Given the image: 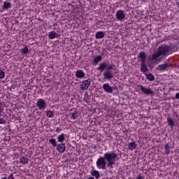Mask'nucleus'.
Listing matches in <instances>:
<instances>
[{
    "mask_svg": "<svg viewBox=\"0 0 179 179\" xmlns=\"http://www.w3.org/2000/svg\"><path fill=\"white\" fill-rule=\"evenodd\" d=\"M117 155L115 152H106L103 155V157H101L96 161V166L99 169L104 170L106 169V166L110 168H113V165L115 164V162L117 159Z\"/></svg>",
    "mask_w": 179,
    "mask_h": 179,
    "instance_id": "obj_1",
    "label": "nucleus"
},
{
    "mask_svg": "<svg viewBox=\"0 0 179 179\" xmlns=\"http://www.w3.org/2000/svg\"><path fill=\"white\" fill-rule=\"evenodd\" d=\"M170 47L166 45H162L158 49L157 52L154 53L152 56L150 57V59L153 61L157 59L159 57L169 52L170 51Z\"/></svg>",
    "mask_w": 179,
    "mask_h": 179,
    "instance_id": "obj_2",
    "label": "nucleus"
},
{
    "mask_svg": "<svg viewBox=\"0 0 179 179\" xmlns=\"http://www.w3.org/2000/svg\"><path fill=\"white\" fill-rule=\"evenodd\" d=\"M113 69L112 66L109 65L107 66V70L103 73V79L110 80L113 78V73L110 71Z\"/></svg>",
    "mask_w": 179,
    "mask_h": 179,
    "instance_id": "obj_3",
    "label": "nucleus"
},
{
    "mask_svg": "<svg viewBox=\"0 0 179 179\" xmlns=\"http://www.w3.org/2000/svg\"><path fill=\"white\" fill-rule=\"evenodd\" d=\"M91 84V79L83 80L80 83V89L82 90H87Z\"/></svg>",
    "mask_w": 179,
    "mask_h": 179,
    "instance_id": "obj_4",
    "label": "nucleus"
},
{
    "mask_svg": "<svg viewBox=\"0 0 179 179\" xmlns=\"http://www.w3.org/2000/svg\"><path fill=\"white\" fill-rule=\"evenodd\" d=\"M116 18L118 21H122L125 18V13L124 10H119L115 14Z\"/></svg>",
    "mask_w": 179,
    "mask_h": 179,
    "instance_id": "obj_5",
    "label": "nucleus"
},
{
    "mask_svg": "<svg viewBox=\"0 0 179 179\" xmlns=\"http://www.w3.org/2000/svg\"><path fill=\"white\" fill-rule=\"evenodd\" d=\"M141 92L145 95H152L154 92L150 88H147L143 85L141 86Z\"/></svg>",
    "mask_w": 179,
    "mask_h": 179,
    "instance_id": "obj_6",
    "label": "nucleus"
},
{
    "mask_svg": "<svg viewBox=\"0 0 179 179\" xmlns=\"http://www.w3.org/2000/svg\"><path fill=\"white\" fill-rule=\"evenodd\" d=\"M38 108L39 110H43L46 108V103L43 99H38L37 103H36Z\"/></svg>",
    "mask_w": 179,
    "mask_h": 179,
    "instance_id": "obj_7",
    "label": "nucleus"
},
{
    "mask_svg": "<svg viewBox=\"0 0 179 179\" xmlns=\"http://www.w3.org/2000/svg\"><path fill=\"white\" fill-rule=\"evenodd\" d=\"M103 90L108 94H110L113 92V89L112 87L110 86L109 84L106 83L103 85Z\"/></svg>",
    "mask_w": 179,
    "mask_h": 179,
    "instance_id": "obj_8",
    "label": "nucleus"
},
{
    "mask_svg": "<svg viewBox=\"0 0 179 179\" xmlns=\"http://www.w3.org/2000/svg\"><path fill=\"white\" fill-rule=\"evenodd\" d=\"M66 150V145L64 143H59L57 146V150L60 153H63Z\"/></svg>",
    "mask_w": 179,
    "mask_h": 179,
    "instance_id": "obj_9",
    "label": "nucleus"
},
{
    "mask_svg": "<svg viewBox=\"0 0 179 179\" xmlns=\"http://www.w3.org/2000/svg\"><path fill=\"white\" fill-rule=\"evenodd\" d=\"M169 66L168 63H165L163 64H160L158 66V67L156 68L157 71H164L166 69H167Z\"/></svg>",
    "mask_w": 179,
    "mask_h": 179,
    "instance_id": "obj_10",
    "label": "nucleus"
},
{
    "mask_svg": "<svg viewBox=\"0 0 179 179\" xmlns=\"http://www.w3.org/2000/svg\"><path fill=\"white\" fill-rule=\"evenodd\" d=\"M108 66V65L106 63H105V62L101 63V64L99 65V66H98V68H97V70H98V71H100L101 72H103L104 69H106V70H107V66Z\"/></svg>",
    "mask_w": 179,
    "mask_h": 179,
    "instance_id": "obj_11",
    "label": "nucleus"
},
{
    "mask_svg": "<svg viewBox=\"0 0 179 179\" xmlns=\"http://www.w3.org/2000/svg\"><path fill=\"white\" fill-rule=\"evenodd\" d=\"M141 71L145 75L147 73L148 71V69L147 67V65L145 63H141Z\"/></svg>",
    "mask_w": 179,
    "mask_h": 179,
    "instance_id": "obj_12",
    "label": "nucleus"
},
{
    "mask_svg": "<svg viewBox=\"0 0 179 179\" xmlns=\"http://www.w3.org/2000/svg\"><path fill=\"white\" fill-rule=\"evenodd\" d=\"M138 58L141 59V63H145L146 55L145 52H141L138 54Z\"/></svg>",
    "mask_w": 179,
    "mask_h": 179,
    "instance_id": "obj_13",
    "label": "nucleus"
},
{
    "mask_svg": "<svg viewBox=\"0 0 179 179\" xmlns=\"http://www.w3.org/2000/svg\"><path fill=\"white\" fill-rule=\"evenodd\" d=\"M101 60H102V57L100 56V55H97V56H96V57L94 58L93 64H94V66H96V65H97L98 63H99V62H101Z\"/></svg>",
    "mask_w": 179,
    "mask_h": 179,
    "instance_id": "obj_14",
    "label": "nucleus"
},
{
    "mask_svg": "<svg viewBox=\"0 0 179 179\" xmlns=\"http://www.w3.org/2000/svg\"><path fill=\"white\" fill-rule=\"evenodd\" d=\"M76 76L78 78H83L85 76V73L83 71L78 70L76 73Z\"/></svg>",
    "mask_w": 179,
    "mask_h": 179,
    "instance_id": "obj_15",
    "label": "nucleus"
},
{
    "mask_svg": "<svg viewBox=\"0 0 179 179\" xmlns=\"http://www.w3.org/2000/svg\"><path fill=\"white\" fill-rule=\"evenodd\" d=\"M12 4L8 1H4L3 3V9L7 10L8 8H11Z\"/></svg>",
    "mask_w": 179,
    "mask_h": 179,
    "instance_id": "obj_16",
    "label": "nucleus"
},
{
    "mask_svg": "<svg viewBox=\"0 0 179 179\" xmlns=\"http://www.w3.org/2000/svg\"><path fill=\"white\" fill-rule=\"evenodd\" d=\"M29 162V159L27 157H22L20 159V163L24 165L26 164H27Z\"/></svg>",
    "mask_w": 179,
    "mask_h": 179,
    "instance_id": "obj_17",
    "label": "nucleus"
},
{
    "mask_svg": "<svg viewBox=\"0 0 179 179\" xmlns=\"http://www.w3.org/2000/svg\"><path fill=\"white\" fill-rule=\"evenodd\" d=\"M105 32L104 31H99L96 34V38L97 39H101L104 37Z\"/></svg>",
    "mask_w": 179,
    "mask_h": 179,
    "instance_id": "obj_18",
    "label": "nucleus"
},
{
    "mask_svg": "<svg viewBox=\"0 0 179 179\" xmlns=\"http://www.w3.org/2000/svg\"><path fill=\"white\" fill-rule=\"evenodd\" d=\"M137 147V145L135 143V142L129 143L128 145V148L131 150H134Z\"/></svg>",
    "mask_w": 179,
    "mask_h": 179,
    "instance_id": "obj_19",
    "label": "nucleus"
},
{
    "mask_svg": "<svg viewBox=\"0 0 179 179\" xmlns=\"http://www.w3.org/2000/svg\"><path fill=\"white\" fill-rule=\"evenodd\" d=\"M91 175H92V176H94L96 179H99V177H100V173H99V172L98 171H96V170L92 171L91 172Z\"/></svg>",
    "mask_w": 179,
    "mask_h": 179,
    "instance_id": "obj_20",
    "label": "nucleus"
},
{
    "mask_svg": "<svg viewBox=\"0 0 179 179\" xmlns=\"http://www.w3.org/2000/svg\"><path fill=\"white\" fill-rule=\"evenodd\" d=\"M146 76V78L149 80V81H153L155 80V77L152 73H145V74Z\"/></svg>",
    "mask_w": 179,
    "mask_h": 179,
    "instance_id": "obj_21",
    "label": "nucleus"
},
{
    "mask_svg": "<svg viewBox=\"0 0 179 179\" xmlns=\"http://www.w3.org/2000/svg\"><path fill=\"white\" fill-rule=\"evenodd\" d=\"M64 138H65L64 134H62L59 135L57 137L58 142L62 143L64 141Z\"/></svg>",
    "mask_w": 179,
    "mask_h": 179,
    "instance_id": "obj_22",
    "label": "nucleus"
},
{
    "mask_svg": "<svg viewBox=\"0 0 179 179\" xmlns=\"http://www.w3.org/2000/svg\"><path fill=\"white\" fill-rule=\"evenodd\" d=\"M48 37L50 39H54L57 37V34L52 31L48 34Z\"/></svg>",
    "mask_w": 179,
    "mask_h": 179,
    "instance_id": "obj_23",
    "label": "nucleus"
},
{
    "mask_svg": "<svg viewBox=\"0 0 179 179\" xmlns=\"http://www.w3.org/2000/svg\"><path fill=\"white\" fill-rule=\"evenodd\" d=\"M29 52V48L27 45H25L24 48H22L21 49V52L23 55H27Z\"/></svg>",
    "mask_w": 179,
    "mask_h": 179,
    "instance_id": "obj_24",
    "label": "nucleus"
},
{
    "mask_svg": "<svg viewBox=\"0 0 179 179\" xmlns=\"http://www.w3.org/2000/svg\"><path fill=\"white\" fill-rule=\"evenodd\" d=\"M167 122L169 126H171V127L174 126V121L171 117L167 118Z\"/></svg>",
    "mask_w": 179,
    "mask_h": 179,
    "instance_id": "obj_25",
    "label": "nucleus"
},
{
    "mask_svg": "<svg viewBox=\"0 0 179 179\" xmlns=\"http://www.w3.org/2000/svg\"><path fill=\"white\" fill-rule=\"evenodd\" d=\"M49 142L50 144H52V147H56L57 146V142L55 138H50L49 140Z\"/></svg>",
    "mask_w": 179,
    "mask_h": 179,
    "instance_id": "obj_26",
    "label": "nucleus"
},
{
    "mask_svg": "<svg viewBox=\"0 0 179 179\" xmlns=\"http://www.w3.org/2000/svg\"><path fill=\"white\" fill-rule=\"evenodd\" d=\"M53 115H54V113L52 111H51V110L46 111V116L50 118L52 117Z\"/></svg>",
    "mask_w": 179,
    "mask_h": 179,
    "instance_id": "obj_27",
    "label": "nucleus"
},
{
    "mask_svg": "<svg viewBox=\"0 0 179 179\" xmlns=\"http://www.w3.org/2000/svg\"><path fill=\"white\" fill-rule=\"evenodd\" d=\"M164 149H165V152L167 155H169L170 153V147L168 144H166Z\"/></svg>",
    "mask_w": 179,
    "mask_h": 179,
    "instance_id": "obj_28",
    "label": "nucleus"
},
{
    "mask_svg": "<svg viewBox=\"0 0 179 179\" xmlns=\"http://www.w3.org/2000/svg\"><path fill=\"white\" fill-rule=\"evenodd\" d=\"M78 117V113L77 111L73 112L71 113V118L76 120Z\"/></svg>",
    "mask_w": 179,
    "mask_h": 179,
    "instance_id": "obj_29",
    "label": "nucleus"
},
{
    "mask_svg": "<svg viewBox=\"0 0 179 179\" xmlns=\"http://www.w3.org/2000/svg\"><path fill=\"white\" fill-rule=\"evenodd\" d=\"M5 78V73L0 70V79Z\"/></svg>",
    "mask_w": 179,
    "mask_h": 179,
    "instance_id": "obj_30",
    "label": "nucleus"
},
{
    "mask_svg": "<svg viewBox=\"0 0 179 179\" xmlns=\"http://www.w3.org/2000/svg\"><path fill=\"white\" fill-rule=\"evenodd\" d=\"M2 116V115H0V117ZM6 121L2 118H0V124H6Z\"/></svg>",
    "mask_w": 179,
    "mask_h": 179,
    "instance_id": "obj_31",
    "label": "nucleus"
},
{
    "mask_svg": "<svg viewBox=\"0 0 179 179\" xmlns=\"http://www.w3.org/2000/svg\"><path fill=\"white\" fill-rule=\"evenodd\" d=\"M2 113H3V108H2V103L0 102V115H2Z\"/></svg>",
    "mask_w": 179,
    "mask_h": 179,
    "instance_id": "obj_32",
    "label": "nucleus"
},
{
    "mask_svg": "<svg viewBox=\"0 0 179 179\" xmlns=\"http://www.w3.org/2000/svg\"><path fill=\"white\" fill-rule=\"evenodd\" d=\"M7 179H15V178L13 177V174H10V176H8Z\"/></svg>",
    "mask_w": 179,
    "mask_h": 179,
    "instance_id": "obj_33",
    "label": "nucleus"
},
{
    "mask_svg": "<svg viewBox=\"0 0 179 179\" xmlns=\"http://www.w3.org/2000/svg\"><path fill=\"white\" fill-rule=\"evenodd\" d=\"M136 179H142V176L141 174L138 175Z\"/></svg>",
    "mask_w": 179,
    "mask_h": 179,
    "instance_id": "obj_34",
    "label": "nucleus"
},
{
    "mask_svg": "<svg viewBox=\"0 0 179 179\" xmlns=\"http://www.w3.org/2000/svg\"><path fill=\"white\" fill-rule=\"evenodd\" d=\"M176 98L177 99H179V93H177V94H176Z\"/></svg>",
    "mask_w": 179,
    "mask_h": 179,
    "instance_id": "obj_35",
    "label": "nucleus"
},
{
    "mask_svg": "<svg viewBox=\"0 0 179 179\" xmlns=\"http://www.w3.org/2000/svg\"><path fill=\"white\" fill-rule=\"evenodd\" d=\"M61 131V129L59 128V127H57V129H56V131L57 132H59Z\"/></svg>",
    "mask_w": 179,
    "mask_h": 179,
    "instance_id": "obj_36",
    "label": "nucleus"
},
{
    "mask_svg": "<svg viewBox=\"0 0 179 179\" xmlns=\"http://www.w3.org/2000/svg\"><path fill=\"white\" fill-rule=\"evenodd\" d=\"M88 179H94V177H90Z\"/></svg>",
    "mask_w": 179,
    "mask_h": 179,
    "instance_id": "obj_37",
    "label": "nucleus"
},
{
    "mask_svg": "<svg viewBox=\"0 0 179 179\" xmlns=\"http://www.w3.org/2000/svg\"><path fill=\"white\" fill-rule=\"evenodd\" d=\"M1 179H7V178L6 177H3Z\"/></svg>",
    "mask_w": 179,
    "mask_h": 179,
    "instance_id": "obj_38",
    "label": "nucleus"
},
{
    "mask_svg": "<svg viewBox=\"0 0 179 179\" xmlns=\"http://www.w3.org/2000/svg\"><path fill=\"white\" fill-rule=\"evenodd\" d=\"M178 6L179 7V3H178Z\"/></svg>",
    "mask_w": 179,
    "mask_h": 179,
    "instance_id": "obj_39",
    "label": "nucleus"
},
{
    "mask_svg": "<svg viewBox=\"0 0 179 179\" xmlns=\"http://www.w3.org/2000/svg\"><path fill=\"white\" fill-rule=\"evenodd\" d=\"M178 67H179V66H178Z\"/></svg>",
    "mask_w": 179,
    "mask_h": 179,
    "instance_id": "obj_40",
    "label": "nucleus"
}]
</instances>
